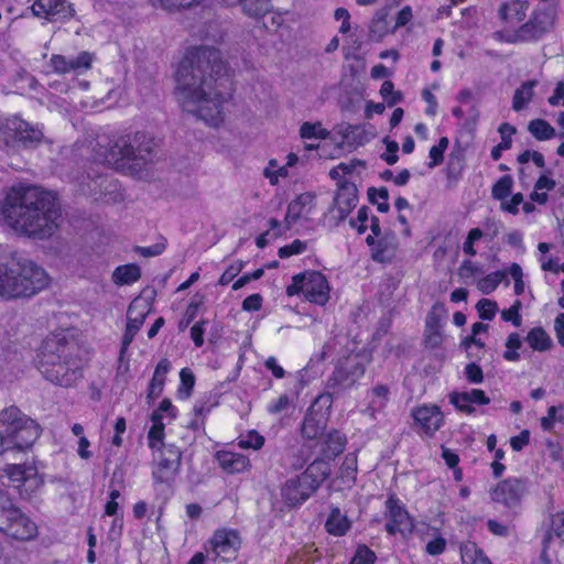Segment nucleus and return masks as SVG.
<instances>
[{
	"label": "nucleus",
	"mask_w": 564,
	"mask_h": 564,
	"mask_svg": "<svg viewBox=\"0 0 564 564\" xmlns=\"http://www.w3.org/2000/svg\"><path fill=\"white\" fill-rule=\"evenodd\" d=\"M498 131L500 133L501 141L492 148L490 153L495 161H498L501 158L503 151L510 149L512 144V135L516 133V128L509 123H502Z\"/></svg>",
	"instance_id": "nucleus-40"
},
{
	"label": "nucleus",
	"mask_w": 564,
	"mask_h": 564,
	"mask_svg": "<svg viewBox=\"0 0 564 564\" xmlns=\"http://www.w3.org/2000/svg\"><path fill=\"white\" fill-rule=\"evenodd\" d=\"M524 494V485L518 479H507L492 490V500L508 507L517 505Z\"/></svg>",
	"instance_id": "nucleus-21"
},
{
	"label": "nucleus",
	"mask_w": 564,
	"mask_h": 564,
	"mask_svg": "<svg viewBox=\"0 0 564 564\" xmlns=\"http://www.w3.org/2000/svg\"><path fill=\"white\" fill-rule=\"evenodd\" d=\"M227 68L218 50L194 47L181 59L175 72V94L182 108L212 127L224 122V78Z\"/></svg>",
	"instance_id": "nucleus-1"
},
{
	"label": "nucleus",
	"mask_w": 564,
	"mask_h": 564,
	"mask_svg": "<svg viewBox=\"0 0 564 564\" xmlns=\"http://www.w3.org/2000/svg\"><path fill=\"white\" fill-rule=\"evenodd\" d=\"M528 9L527 1L508 0L499 4L498 17L506 25L519 24L525 19Z\"/></svg>",
	"instance_id": "nucleus-26"
},
{
	"label": "nucleus",
	"mask_w": 564,
	"mask_h": 564,
	"mask_svg": "<svg viewBox=\"0 0 564 564\" xmlns=\"http://www.w3.org/2000/svg\"><path fill=\"white\" fill-rule=\"evenodd\" d=\"M42 137L41 129L32 127L18 116L0 117V139L8 147H13L15 143L32 145L39 143Z\"/></svg>",
	"instance_id": "nucleus-10"
},
{
	"label": "nucleus",
	"mask_w": 564,
	"mask_h": 564,
	"mask_svg": "<svg viewBox=\"0 0 564 564\" xmlns=\"http://www.w3.org/2000/svg\"><path fill=\"white\" fill-rule=\"evenodd\" d=\"M506 278H507L506 271L491 272L477 282V288L481 293L490 294L498 288V285L503 280H506Z\"/></svg>",
	"instance_id": "nucleus-44"
},
{
	"label": "nucleus",
	"mask_w": 564,
	"mask_h": 564,
	"mask_svg": "<svg viewBox=\"0 0 564 564\" xmlns=\"http://www.w3.org/2000/svg\"><path fill=\"white\" fill-rule=\"evenodd\" d=\"M446 545H447L446 540L443 536H441L440 534H437L436 536H434L433 540L427 542V544L425 546V552L429 555L436 556V555L442 554L445 551Z\"/></svg>",
	"instance_id": "nucleus-63"
},
{
	"label": "nucleus",
	"mask_w": 564,
	"mask_h": 564,
	"mask_svg": "<svg viewBox=\"0 0 564 564\" xmlns=\"http://www.w3.org/2000/svg\"><path fill=\"white\" fill-rule=\"evenodd\" d=\"M448 398L451 404H453L458 411H462L466 414H471L475 412V404L486 405L490 402V399L480 389L454 391L449 394Z\"/></svg>",
	"instance_id": "nucleus-20"
},
{
	"label": "nucleus",
	"mask_w": 564,
	"mask_h": 564,
	"mask_svg": "<svg viewBox=\"0 0 564 564\" xmlns=\"http://www.w3.org/2000/svg\"><path fill=\"white\" fill-rule=\"evenodd\" d=\"M34 468V465L32 464H8L4 468V474L9 478V480L14 484V487L17 488V485H22L24 481V478H26L29 474V469Z\"/></svg>",
	"instance_id": "nucleus-46"
},
{
	"label": "nucleus",
	"mask_w": 564,
	"mask_h": 564,
	"mask_svg": "<svg viewBox=\"0 0 564 564\" xmlns=\"http://www.w3.org/2000/svg\"><path fill=\"white\" fill-rule=\"evenodd\" d=\"M357 457L355 454L346 455L340 466V478L346 486H351L356 480Z\"/></svg>",
	"instance_id": "nucleus-47"
},
{
	"label": "nucleus",
	"mask_w": 564,
	"mask_h": 564,
	"mask_svg": "<svg viewBox=\"0 0 564 564\" xmlns=\"http://www.w3.org/2000/svg\"><path fill=\"white\" fill-rule=\"evenodd\" d=\"M547 102L552 107L564 108V82L560 80L556 83L552 95L547 98Z\"/></svg>",
	"instance_id": "nucleus-64"
},
{
	"label": "nucleus",
	"mask_w": 564,
	"mask_h": 564,
	"mask_svg": "<svg viewBox=\"0 0 564 564\" xmlns=\"http://www.w3.org/2000/svg\"><path fill=\"white\" fill-rule=\"evenodd\" d=\"M329 474V464L325 459H316L301 476L310 486L313 487L314 490H316Z\"/></svg>",
	"instance_id": "nucleus-30"
},
{
	"label": "nucleus",
	"mask_w": 564,
	"mask_h": 564,
	"mask_svg": "<svg viewBox=\"0 0 564 564\" xmlns=\"http://www.w3.org/2000/svg\"><path fill=\"white\" fill-rule=\"evenodd\" d=\"M315 490L302 476L289 479L282 488V496L289 506L304 502Z\"/></svg>",
	"instance_id": "nucleus-22"
},
{
	"label": "nucleus",
	"mask_w": 564,
	"mask_h": 564,
	"mask_svg": "<svg viewBox=\"0 0 564 564\" xmlns=\"http://www.w3.org/2000/svg\"><path fill=\"white\" fill-rule=\"evenodd\" d=\"M372 251V259L377 262L391 261L398 249V239L394 234H386L375 245L370 246Z\"/></svg>",
	"instance_id": "nucleus-29"
},
{
	"label": "nucleus",
	"mask_w": 564,
	"mask_h": 564,
	"mask_svg": "<svg viewBox=\"0 0 564 564\" xmlns=\"http://www.w3.org/2000/svg\"><path fill=\"white\" fill-rule=\"evenodd\" d=\"M319 403L325 404L327 408L330 406L329 395H319L316 398L314 404L308 409L303 424L302 433L308 440L317 438L323 434V431L327 423V414L325 412H318L315 406Z\"/></svg>",
	"instance_id": "nucleus-17"
},
{
	"label": "nucleus",
	"mask_w": 564,
	"mask_h": 564,
	"mask_svg": "<svg viewBox=\"0 0 564 564\" xmlns=\"http://www.w3.org/2000/svg\"><path fill=\"white\" fill-rule=\"evenodd\" d=\"M315 206V195L313 193L306 192L300 194L296 198H294L288 206L285 221L288 226L293 225L296 220L304 215H307L312 212Z\"/></svg>",
	"instance_id": "nucleus-28"
},
{
	"label": "nucleus",
	"mask_w": 564,
	"mask_h": 564,
	"mask_svg": "<svg viewBox=\"0 0 564 564\" xmlns=\"http://www.w3.org/2000/svg\"><path fill=\"white\" fill-rule=\"evenodd\" d=\"M329 135L321 122H304L300 128V137L304 140H325Z\"/></svg>",
	"instance_id": "nucleus-43"
},
{
	"label": "nucleus",
	"mask_w": 564,
	"mask_h": 564,
	"mask_svg": "<svg viewBox=\"0 0 564 564\" xmlns=\"http://www.w3.org/2000/svg\"><path fill=\"white\" fill-rule=\"evenodd\" d=\"M530 348L535 351H546L553 346V341L542 327L532 328L525 338Z\"/></svg>",
	"instance_id": "nucleus-39"
},
{
	"label": "nucleus",
	"mask_w": 564,
	"mask_h": 564,
	"mask_svg": "<svg viewBox=\"0 0 564 564\" xmlns=\"http://www.w3.org/2000/svg\"><path fill=\"white\" fill-rule=\"evenodd\" d=\"M265 443L264 436H262L256 430H250L246 434H241L238 437V446L242 449H253L259 451L263 447Z\"/></svg>",
	"instance_id": "nucleus-45"
},
{
	"label": "nucleus",
	"mask_w": 564,
	"mask_h": 564,
	"mask_svg": "<svg viewBox=\"0 0 564 564\" xmlns=\"http://www.w3.org/2000/svg\"><path fill=\"white\" fill-rule=\"evenodd\" d=\"M476 307L481 319L491 321L498 312V304L489 299H481Z\"/></svg>",
	"instance_id": "nucleus-57"
},
{
	"label": "nucleus",
	"mask_w": 564,
	"mask_h": 564,
	"mask_svg": "<svg viewBox=\"0 0 564 564\" xmlns=\"http://www.w3.org/2000/svg\"><path fill=\"white\" fill-rule=\"evenodd\" d=\"M522 346L521 337L518 333H511L506 340V351L503 352V358L508 361H518L520 359V355L518 350Z\"/></svg>",
	"instance_id": "nucleus-50"
},
{
	"label": "nucleus",
	"mask_w": 564,
	"mask_h": 564,
	"mask_svg": "<svg viewBox=\"0 0 564 564\" xmlns=\"http://www.w3.org/2000/svg\"><path fill=\"white\" fill-rule=\"evenodd\" d=\"M464 564H491L484 552L473 542L460 547Z\"/></svg>",
	"instance_id": "nucleus-42"
},
{
	"label": "nucleus",
	"mask_w": 564,
	"mask_h": 564,
	"mask_svg": "<svg viewBox=\"0 0 564 564\" xmlns=\"http://www.w3.org/2000/svg\"><path fill=\"white\" fill-rule=\"evenodd\" d=\"M176 415L177 410L169 399L162 400L159 408L153 411L151 415L152 425L148 432V445L152 451L169 445L163 443L165 429L164 420L166 419L167 422H171Z\"/></svg>",
	"instance_id": "nucleus-14"
},
{
	"label": "nucleus",
	"mask_w": 564,
	"mask_h": 564,
	"mask_svg": "<svg viewBox=\"0 0 564 564\" xmlns=\"http://www.w3.org/2000/svg\"><path fill=\"white\" fill-rule=\"evenodd\" d=\"M285 293L288 296L301 294L310 303L324 306L330 297V285L323 273L308 270L294 275Z\"/></svg>",
	"instance_id": "nucleus-9"
},
{
	"label": "nucleus",
	"mask_w": 564,
	"mask_h": 564,
	"mask_svg": "<svg viewBox=\"0 0 564 564\" xmlns=\"http://www.w3.org/2000/svg\"><path fill=\"white\" fill-rule=\"evenodd\" d=\"M154 7H162L166 10L188 8L200 3L203 0H151Z\"/></svg>",
	"instance_id": "nucleus-61"
},
{
	"label": "nucleus",
	"mask_w": 564,
	"mask_h": 564,
	"mask_svg": "<svg viewBox=\"0 0 564 564\" xmlns=\"http://www.w3.org/2000/svg\"><path fill=\"white\" fill-rule=\"evenodd\" d=\"M263 176L268 178L271 185L275 186L279 184L280 178L289 177V170L284 165L280 166L276 160L271 159L263 170Z\"/></svg>",
	"instance_id": "nucleus-48"
},
{
	"label": "nucleus",
	"mask_w": 564,
	"mask_h": 564,
	"mask_svg": "<svg viewBox=\"0 0 564 564\" xmlns=\"http://www.w3.org/2000/svg\"><path fill=\"white\" fill-rule=\"evenodd\" d=\"M327 532L335 536H341L350 529V521L339 508H333L325 523Z\"/></svg>",
	"instance_id": "nucleus-37"
},
{
	"label": "nucleus",
	"mask_w": 564,
	"mask_h": 564,
	"mask_svg": "<svg viewBox=\"0 0 564 564\" xmlns=\"http://www.w3.org/2000/svg\"><path fill=\"white\" fill-rule=\"evenodd\" d=\"M40 436V426L11 405L0 412V456L24 451Z\"/></svg>",
	"instance_id": "nucleus-6"
},
{
	"label": "nucleus",
	"mask_w": 564,
	"mask_h": 564,
	"mask_svg": "<svg viewBox=\"0 0 564 564\" xmlns=\"http://www.w3.org/2000/svg\"><path fill=\"white\" fill-rule=\"evenodd\" d=\"M358 203V191L354 183L340 184L334 204L328 210V217L335 225L340 224L351 213Z\"/></svg>",
	"instance_id": "nucleus-15"
},
{
	"label": "nucleus",
	"mask_w": 564,
	"mask_h": 564,
	"mask_svg": "<svg viewBox=\"0 0 564 564\" xmlns=\"http://www.w3.org/2000/svg\"><path fill=\"white\" fill-rule=\"evenodd\" d=\"M484 237V232L480 228H473L469 230L464 243L463 251L469 257H475L477 251L475 245Z\"/></svg>",
	"instance_id": "nucleus-56"
},
{
	"label": "nucleus",
	"mask_w": 564,
	"mask_h": 564,
	"mask_svg": "<svg viewBox=\"0 0 564 564\" xmlns=\"http://www.w3.org/2000/svg\"><path fill=\"white\" fill-rule=\"evenodd\" d=\"M155 145L151 134L144 131H130L106 144L98 142L93 149V160L124 174L137 176L152 161Z\"/></svg>",
	"instance_id": "nucleus-3"
},
{
	"label": "nucleus",
	"mask_w": 564,
	"mask_h": 564,
	"mask_svg": "<svg viewBox=\"0 0 564 564\" xmlns=\"http://www.w3.org/2000/svg\"><path fill=\"white\" fill-rule=\"evenodd\" d=\"M368 195L371 203L377 205V209L380 213H387L389 210V193L387 188H370Z\"/></svg>",
	"instance_id": "nucleus-54"
},
{
	"label": "nucleus",
	"mask_w": 564,
	"mask_h": 564,
	"mask_svg": "<svg viewBox=\"0 0 564 564\" xmlns=\"http://www.w3.org/2000/svg\"><path fill=\"white\" fill-rule=\"evenodd\" d=\"M111 181L104 176H98L95 180H91L90 183L87 184V188L83 187L82 192L84 194L96 196V198H99L104 195V189H108L110 187Z\"/></svg>",
	"instance_id": "nucleus-52"
},
{
	"label": "nucleus",
	"mask_w": 564,
	"mask_h": 564,
	"mask_svg": "<svg viewBox=\"0 0 564 564\" xmlns=\"http://www.w3.org/2000/svg\"><path fill=\"white\" fill-rule=\"evenodd\" d=\"M50 65L55 73L65 74L72 70H85L91 66V56L83 52L76 57H65L63 55H53Z\"/></svg>",
	"instance_id": "nucleus-23"
},
{
	"label": "nucleus",
	"mask_w": 564,
	"mask_h": 564,
	"mask_svg": "<svg viewBox=\"0 0 564 564\" xmlns=\"http://www.w3.org/2000/svg\"><path fill=\"white\" fill-rule=\"evenodd\" d=\"M59 218L54 197L37 186L14 185L0 203V224L18 235L48 238L58 228Z\"/></svg>",
	"instance_id": "nucleus-2"
},
{
	"label": "nucleus",
	"mask_w": 564,
	"mask_h": 564,
	"mask_svg": "<svg viewBox=\"0 0 564 564\" xmlns=\"http://www.w3.org/2000/svg\"><path fill=\"white\" fill-rule=\"evenodd\" d=\"M389 9H379L369 24V36L373 41H381L389 32H392L388 21Z\"/></svg>",
	"instance_id": "nucleus-32"
},
{
	"label": "nucleus",
	"mask_w": 564,
	"mask_h": 564,
	"mask_svg": "<svg viewBox=\"0 0 564 564\" xmlns=\"http://www.w3.org/2000/svg\"><path fill=\"white\" fill-rule=\"evenodd\" d=\"M216 459L220 468L227 474H240L250 470V459L240 453L231 451H218Z\"/></svg>",
	"instance_id": "nucleus-27"
},
{
	"label": "nucleus",
	"mask_w": 564,
	"mask_h": 564,
	"mask_svg": "<svg viewBox=\"0 0 564 564\" xmlns=\"http://www.w3.org/2000/svg\"><path fill=\"white\" fill-rule=\"evenodd\" d=\"M141 278V269L135 263L117 267L112 272V282L118 286L131 285Z\"/></svg>",
	"instance_id": "nucleus-34"
},
{
	"label": "nucleus",
	"mask_w": 564,
	"mask_h": 564,
	"mask_svg": "<svg viewBox=\"0 0 564 564\" xmlns=\"http://www.w3.org/2000/svg\"><path fill=\"white\" fill-rule=\"evenodd\" d=\"M528 131L539 141L551 140L556 135L555 129L544 119H533L528 124Z\"/></svg>",
	"instance_id": "nucleus-41"
},
{
	"label": "nucleus",
	"mask_w": 564,
	"mask_h": 564,
	"mask_svg": "<svg viewBox=\"0 0 564 564\" xmlns=\"http://www.w3.org/2000/svg\"><path fill=\"white\" fill-rule=\"evenodd\" d=\"M425 343L432 348L438 347L442 343V333L436 325L432 324L431 319L427 321Z\"/></svg>",
	"instance_id": "nucleus-62"
},
{
	"label": "nucleus",
	"mask_w": 564,
	"mask_h": 564,
	"mask_svg": "<svg viewBox=\"0 0 564 564\" xmlns=\"http://www.w3.org/2000/svg\"><path fill=\"white\" fill-rule=\"evenodd\" d=\"M372 215H370V210L368 207L364 206L359 208L357 213V217L350 219V226L357 230L358 234H364L368 228V223L370 221Z\"/></svg>",
	"instance_id": "nucleus-58"
},
{
	"label": "nucleus",
	"mask_w": 564,
	"mask_h": 564,
	"mask_svg": "<svg viewBox=\"0 0 564 564\" xmlns=\"http://www.w3.org/2000/svg\"><path fill=\"white\" fill-rule=\"evenodd\" d=\"M148 314V305L141 300H134L128 308V322L120 349V360L123 359L129 345L141 328Z\"/></svg>",
	"instance_id": "nucleus-18"
},
{
	"label": "nucleus",
	"mask_w": 564,
	"mask_h": 564,
	"mask_svg": "<svg viewBox=\"0 0 564 564\" xmlns=\"http://www.w3.org/2000/svg\"><path fill=\"white\" fill-rule=\"evenodd\" d=\"M171 369V362L167 359H162L155 367L153 377L149 383L148 399H156L163 391L166 376Z\"/></svg>",
	"instance_id": "nucleus-31"
},
{
	"label": "nucleus",
	"mask_w": 564,
	"mask_h": 564,
	"mask_svg": "<svg viewBox=\"0 0 564 564\" xmlns=\"http://www.w3.org/2000/svg\"><path fill=\"white\" fill-rule=\"evenodd\" d=\"M390 397V390L387 386L378 384L367 392L366 405L361 412L371 419L383 412L387 408Z\"/></svg>",
	"instance_id": "nucleus-25"
},
{
	"label": "nucleus",
	"mask_w": 564,
	"mask_h": 564,
	"mask_svg": "<svg viewBox=\"0 0 564 564\" xmlns=\"http://www.w3.org/2000/svg\"><path fill=\"white\" fill-rule=\"evenodd\" d=\"M0 532L21 541L37 535V525L9 497L4 485L0 482Z\"/></svg>",
	"instance_id": "nucleus-8"
},
{
	"label": "nucleus",
	"mask_w": 564,
	"mask_h": 564,
	"mask_svg": "<svg viewBox=\"0 0 564 564\" xmlns=\"http://www.w3.org/2000/svg\"><path fill=\"white\" fill-rule=\"evenodd\" d=\"M357 167L364 169L365 165L362 164V162L358 160H352L350 162H341L329 172V175L333 180H337L340 176V174H351Z\"/></svg>",
	"instance_id": "nucleus-59"
},
{
	"label": "nucleus",
	"mask_w": 564,
	"mask_h": 564,
	"mask_svg": "<svg viewBox=\"0 0 564 564\" xmlns=\"http://www.w3.org/2000/svg\"><path fill=\"white\" fill-rule=\"evenodd\" d=\"M180 388L177 390V394L180 399L189 398L192 390L195 384L194 373L188 368H183L180 371Z\"/></svg>",
	"instance_id": "nucleus-49"
},
{
	"label": "nucleus",
	"mask_w": 564,
	"mask_h": 564,
	"mask_svg": "<svg viewBox=\"0 0 564 564\" xmlns=\"http://www.w3.org/2000/svg\"><path fill=\"white\" fill-rule=\"evenodd\" d=\"M412 417L420 433L432 436L444 424V414L437 405L423 404L412 410Z\"/></svg>",
	"instance_id": "nucleus-16"
},
{
	"label": "nucleus",
	"mask_w": 564,
	"mask_h": 564,
	"mask_svg": "<svg viewBox=\"0 0 564 564\" xmlns=\"http://www.w3.org/2000/svg\"><path fill=\"white\" fill-rule=\"evenodd\" d=\"M346 437L338 431H332L323 437L322 453L324 458L333 459L344 452Z\"/></svg>",
	"instance_id": "nucleus-35"
},
{
	"label": "nucleus",
	"mask_w": 564,
	"mask_h": 564,
	"mask_svg": "<svg viewBox=\"0 0 564 564\" xmlns=\"http://www.w3.org/2000/svg\"><path fill=\"white\" fill-rule=\"evenodd\" d=\"M153 452L152 475L156 481L167 482L177 474L181 465V451L177 446L169 444Z\"/></svg>",
	"instance_id": "nucleus-11"
},
{
	"label": "nucleus",
	"mask_w": 564,
	"mask_h": 564,
	"mask_svg": "<svg viewBox=\"0 0 564 564\" xmlns=\"http://www.w3.org/2000/svg\"><path fill=\"white\" fill-rule=\"evenodd\" d=\"M512 177L510 175L501 176L492 186V197L499 200H505L512 188Z\"/></svg>",
	"instance_id": "nucleus-51"
},
{
	"label": "nucleus",
	"mask_w": 564,
	"mask_h": 564,
	"mask_svg": "<svg viewBox=\"0 0 564 564\" xmlns=\"http://www.w3.org/2000/svg\"><path fill=\"white\" fill-rule=\"evenodd\" d=\"M75 345L63 334L47 336L37 354V368L52 383L70 387L82 378V362L74 354Z\"/></svg>",
	"instance_id": "nucleus-5"
},
{
	"label": "nucleus",
	"mask_w": 564,
	"mask_h": 564,
	"mask_svg": "<svg viewBox=\"0 0 564 564\" xmlns=\"http://www.w3.org/2000/svg\"><path fill=\"white\" fill-rule=\"evenodd\" d=\"M557 12L552 6L536 7L529 20L514 30H502L495 33V39L508 44L534 43L550 33L556 22Z\"/></svg>",
	"instance_id": "nucleus-7"
},
{
	"label": "nucleus",
	"mask_w": 564,
	"mask_h": 564,
	"mask_svg": "<svg viewBox=\"0 0 564 564\" xmlns=\"http://www.w3.org/2000/svg\"><path fill=\"white\" fill-rule=\"evenodd\" d=\"M365 373L364 366L356 360V358H349L345 365L337 367L333 373L332 381L334 384L341 387H350Z\"/></svg>",
	"instance_id": "nucleus-24"
},
{
	"label": "nucleus",
	"mask_w": 564,
	"mask_h": 564,
	"mask_svg": "<svg viewBox=\"0 0 564 564\" xmlns=\"http://www.w3.org/2000/svg\"><path fill=\"white\" fill-rule=\"evenodd\" d=\"M48 284L46 272L15 252H0V299L30 297Z\"/></svg>",
	"instance_id": "nucleus-4"
},
{
	"label": "nucleus",
	"mask_w": 564,
	"mask_h": 564,
	"mask_svg": "<svg viewBox=\"0 0 564 564\" xmlns=\"http://www.w3.org/2000/svg\"><path fill=\"white\" fill-rule=\"evenodd\" d=\"M376 561L377 555L367 545H359L349 564H375Z\"/></svg>",
	"instance_id": "nucleus-55"
},
{
	"label": "nucleus",
	"mask_w": 564,
	"mask_h": 564,
	"mask_svg": "<svg viewBox=\"0 0 564 564\" xmlns=\"http://www.w3.org/2000/svg\"><path fill=\"white\" fill-rule=\"evenodd\" d=\"M224 6L240 4L246 14L250 17H261L271 9L270 0H217Z\"/></svg>",
	"instance_id": "nucleus-33"
},
{
	"label": "nucleus",
	"mask_w": 564,
	"mask_h": 564,
	"mask_svg": "<svg viewBox=\"0 0 564 564\" xmlns=\"http://www.w3.org/2000/svg\"><path fill=\"white\" fill-rule=\"evenodd\" d=\"M387 523L386 530L390 535L397 533L408 539L414 531L413 519L410 517L404 505L394 496H390L386 502Z\"/></svg>",
	"instance_id": "nucleus-12"
},
{
	"label": "nucleus",
	"mask_w": 564,
	"mask_h": 564,
	"mask_svg": "<svg viewBox=\"0 0 564 564\" xmlns=\"http://www.w3.org/2000/svg\"><path fill=\"white\" fill-rule=\"evenodd\" d=\"M35 17L51 21H63L73 17L74 9L66 0H36L32 6Z\"/></svg>",
	"instance_id": "nucleus-19"
},
{
	"label": "nucleus",
	"mask_w": 564,
	"mask_h": 564,
	"mask_svg": "<svg viewBox=\"0 0 564 564\" xmlns=\"http://www.w3.org/2000/svg\"><path fill=\"white\" fill-rule=\"evenodd\" d=\"M536 85L538 80L529 79L523 82L521 86L516 89L512 98V109L514 111H521L529 106V104L533 100L534 88Z\"/></svg>",
	"instance_id": "nucleus-36"
},
{
	"label": "nucleus",
	"mask_w": 564,
	"mask_h": 564,
	"mask_svg": "<svg viewBox=\"0 0 564 564\" xmlns=\"http://www.w3.org/2000/svg\"><path fill=\"white\" fill-rule=\"evenodd\" d=\"M241 546V538L237 530L219 529L208 540L206 550L224 561L234 560Z\"/></svg>",
	"instance_id": "nucleus-13"
},
{
	"label": "nucleus",
	"mask_w": 564,
	"mask_h": 564,
	"mask_svg": "<svg viewBox=\"0 0 564 564\" xmlns=\"http://www.w3.org/2000/svg\"><path fill=\"white\" fill-rule=\"evenodd\" d=\"M44 486V478L39 474L37 468L29 469V474L22 485H17V489L21 498H30L31 496L37 494L42 487Z\"/></svg>",
	"instance_id": "nucleus-38"
},
{
	"label": "nucleus",
	"mask_w": 564,
	"mask_h": 564,
	"mask_svg": "<svg viewBox=\"0 0 564 564\" xmlns=\"http://www.w3.org/2000/svg\"><path fill=\"white\" fill-rule=\"evenodd\" d=\"M447 147H448V139L443 137V138L440 139V142H438L437 145H433L430 149V152H429V158H430L429 167L433 169V167L440 165L443 162L444 152L447 149Z\"/></svg>",
	"instance_id": "nucleus-53"
},
{
	"label": "nucleus",
	"mask_w": 564,
	"mask_h": 564,
	"mask_svg": "<svg viewBox=\"0 0 564 564\" xmlns=\"http://www.w3.org/2000/svg\"><path fill=\"white\" fill-rule=\"evenodd\" d=\"M522 307L521 301L517 300L509 308L501 312V318L505 322H511L516 327L522 323L520 310Z\"/></svg>",
	"instance_id": "nucleus-60"
}]
</instances>
